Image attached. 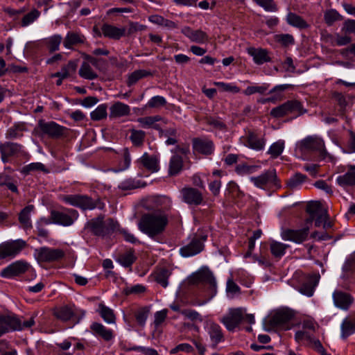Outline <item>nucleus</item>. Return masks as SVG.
Masks as SVG:
<instances>
[{"label":"nucleus","mask_w":355,"mask_h":355,"mask_svg":"<svg viewBox=\"0 0 355 355\" xmlns=\"http://www.w3.org/2000/svg\"><path fill=\"white\" fill-rule=\"evenodd\" d=\"M340 336L343 339H346L349 336L355 333V319L351 317L345 318L340 325Z\"/></svg>","instance_id":"e433bc0d"},{"label":"nucleus","mask_w":355,"mask_h":355,"mask_svg":"<svg viewBox=\"0 0 355 355\" xmlns=\"http://www.w3.org/2000/svg\"><path fill=\"white\" fill-rule=\"evenodd\" d=\"M189 285L205 284L209 286V297H213L217 293V284L213 272L207 266L201 267L192 273L187 279Z\"/></svg>","instance_id":"7ed1b4c3"},{"label":"nucleus","mask_w":355,"mask_h":355,"mask_svg":"<svg viewBox=\"0 0 355 355\" xmlns=\"http://www.w3.org/2000/svg\"><path fill=\"white\" fill-rule=\"evenodd\" d=\"M295 313L290 309H282L277 310L268 320L263 322L264 329L270 331L275 327H279L285 330L289 329V322L294 318Z\"/></svg>","instance_id":"423d86ee"},{"label":"nucleus","mask_w":355,"mask_h":355,"mask_svg":"<svg viewBox=\"0 0 355 355\" xmlns=\"http://www.w3.org/2000/svg\"><path fill=\"white\" fill-rule=\"evenodd\" d=\"M342 19L343 17L336 10H329L324 13V21L328 25Z\"/></svg>","instance_id":"680f3d73"},{"label":"nucleus","mask_w":355,"mask_h":355,"mask_svg":"<svg viewBox=\"0 0 355 355\" xmlns=\"http://www.w3.org/2000/svg\"><path fill=\"white\" fill-rule=\"evenodd\" d=\"M78 60H70L69 62L63 66L60 71H58L52 75L53 77H58L62 78H67L76 71L78 67Z\"/></svg>","instance_id":"72a5a7b5"},{"label":"nucleus","mask_w":355,"mask_h":355,"mask_svg":"<svg viewBox=\"0 0 355 355\" xmlns=\"http://www.w3.org/2000/svg\"><path fill=\"white\" fill-rule=\"evenodd\" d=\"M40 15V12L36 9L31 10L30 12L25 15L21 22L23 27H26L33 23Z\"/></svg>","instance_id":"4d7b16f0"},{"label":"nucleus","mask_w":355,"mask_h":355,"mask_svg":"<svg viewBox=\"0 0 355 355\" xmlns=\"http://www.w3.org/2000/svg\"><path fill=\"white\" fill-rule=\"evenodd\" d=\"M62 37L60 35H54L45 40L44 43L51 52L58 51L62 42Z\"/></svg>","instance_id":"8fccbe9b"},{"label":"nucleus","mask_w":355,"mask_h":355,"mask_svg":"<svg viewBox=\"0 0 355 355\" xmlns=\"http://www.w3.org/2000/svg\"><path fill=\"white\" fill-rule=\"evenodd\" d=\"M123 159L119 164V171H125L129 168L131 163V157L128 148H125L122 150Z\"/></svg>","instance_id":"052dcab7"},{"label":"nucleus","mask_w":355,"mask_h":355,"mask_svg":"<svg viewBox=\"0 0 355 355\" xmlns=\"http://www.w3.org/2000/svg\"><path fill=\"white\" fill-rule=\"evenodd\" d=\"M320 278L319 274L309 275L299 288V291L303 295L311 297L314 293L315 288L318 285Z\"/></svg>","instance_id":"b1692460"},{"label":"nucleus","mask_w":355,"mask_h":355,"mask_svg":"<svg viewBox=\"0 0 355 355\" xmlns=\"http://www.w3.org/2000/svg\"><path fill=\"white\" fill-rule=\"evenodd\" d=\"M102 34L110 39L118 40L125 35V29L124 28H118L113 25L105 24L101 27Z\"/></svg>","instance_id":"a878e982"},{"label":"nucleus","mask_w":355,"mask_h":355,"mask_svg":"<svg viewBox=\"0 0 355 355\" xmlns=\"http://www.w3.org/2000/svg\"><path fill=\"white\" fill-rule=\"evenodd\" d=\"M23 151L24 147L21 144L11 141L0 142L1 159L4 164L8 163L11 157L19 155Z\"/></svg>","instance_id":"ddd939ff"},{"label":"nucleus","mask_w":355,"mask_h":355,"mask_svg":"<svg viewBox=\"0 0 355 355\" xmlns=\"http://www.w3.org/2000/svg\"><path fill=\"white\" fill-rule=\"evenodd\" d=\"M288 248V245L275 241H272L270 244L271 254L276 258H281L283 257Z\"/></svg>","instance_id":"a18cd8bd"},{"label":"nucleus","mask_w":355,"mask_h":355,"mask_svg":"<svg viewBox=\"0 0 355 355\" xmlns=\"http://www.w3.org/2000/svg\"><path fill=\"white\" fill-rule=\"evenodd\" d=\"M130 113V107L120 101L114 103L110 108V118H119L128 116Z\"/></svg>","instance_id":"7c9ffc66"},{"label":"nucleus","mask_w":355,"mask_h":355,"mask_svg":"<svg viewBox=\"0 0 355 355\" xmlns=\"http://www.w3.org/2000/svg\"><path fill=\"white\" fill-rule=\"evenodd\" d=\"M30 264L23 260L17 261L3 268L0 276L5 278H12L25 273L29 268Z\"/></svg>","instance_id":"2eb2a0df"},{"label":"nucleus","mask_w":355,"mask_h":355,"mask_svg":"<svg viewBox=\"0 0 355 355\" xmlns=\"http://www.w3.org/2000/svg\"><path fill=\"white\" fill-rule=\"evenodd\" d=\"M244 319L243 311L241 308L230 309L227 314L220 319L230 331H233Z\"/></svg>","instance_id":"f8f14e48"},{"label":"nucleus","mask_w":355,"mask_h":355,"mask_svg":"<svg viewBox=\"0 0 355 355\" xmlns=\"http://www.w3.org/2000/svg\"><path fill=\"white\" fill-rule=\"evenodd\" d=\"M33 209V205H28L25 207L19 214V220L25 229L31 228L32 227L30 215Z\"/></svg>","instance_id":"79ce46f5"},{"label":"nucleus","mask_w":355,"mask_h":355,"mask_svg":"<svg viewBox=\"0 0 355 355\" xmlns=\"http://www.w3.org/2000/svg\"><path fill=\"white\" fill-rule=\"evenodd\" d=\"M168 223V214L166 210L157 209L144 214L138 223L139 230L153 239L162 234Z\"/></svg>","instance_id":"f257e3e1"},{"label":"nucleus","mask_w":355,"mask_h":355,"mask_svg":"<svg viewBox=\"0 0 355 355\" xmlns=\"http://www.w3.org/2000/svg\"><path fill=\"white\" fill-rule=\"evenodd\" d=\"M295 150L301 155L318 152L322 158H325L328 154L323 140L316 135L308 136L299 141L296 144Z\"/></svg>","instance_id":"39448f33"},{"label":"nucleus","mask_w":355,"mask_h":355,"mask_svg":"<svg viewBox=\"0 0 355 355\" xmlns=\"http://www.w3.org/2000/svg\"><path fill=\"white\" fill-rule=\"evenodd\" d=\"M250 181L258 188L265 189L270 184H277V174L275 169L268 170L257 177H251Z\"/></svg>","instance_id":"f3484780"},{"label":"nucleus","mask_w":355,"mask_h":355,"mask_svg":"<svg viewBox=\"0 0 355 355\" xmlns=\"http://www.w3.org/2000/svg\"><path fill=\"white\" fill-rule=\"evenodd\" d=\"M306 212L309 214V216L306 220V223H312L318 214V202H311L308 204L306 207Z\"/></svg>","instance_id":"0e129e2a"},{"label":"nucleus","mask_w":355,"mask_h":355,"mask_svg":"<svg viewBox=\"0 0 355 355\" xmlns=\"http://www.w3.org/2000/svg\"><path fill=\"white\" fill-rule=\"evenodd\" d=\"M133 250H130L119 255L116 261L124 267H130L136 261Z\"/></svg>","instance_id":"c03bdc74"},{"label":"nucleus","mask_w":355,"mask_h":355,"mask_svg":"<svg viewBox=\"0 0 355 355\" xmlns=\"http://www.w3.org/2000/svg\"><path fill=\"white\" fill-rule=\"evenodd\" d=\"M103 218V216H99L91 219L85 225V229L89 230L92 234L98 236H104L109 234L110 229L105 225Z\"/></svg>","instance_id":"412c9836"},{"label":"nucleus","mask_w":355,"mask_h":355,"mask_svg":"<svg viewBox=\"0 0 355 355\" xmlns=\"http://www.w3.org/2000/svg\"><path fill=\"white\" fill-rule=\"evenodd\" d=\"M334 305L342 310L347 311L354 303V299L346 292L336 290L332 294Z\"/></svg>","instance_id":"4be33fe9"},{"label":"nucleus","mask_w":355,"mask_h":355,"mask_svg":"<svg viewBox=\"0 0 355 355\" xmlns=\"http://www.w3.org/2000/svg\"><path fill=\"white\" fill-rule=\"evenodd\" d=\"M90 329L95 336L102 338L105 341H110L114 337L113 331L101 323L94 322L91 324Z\"/></svg>","instance_id":"c85d7f7f"},{"label":"nucleus","mask_w":355,"mask_h":355,"mask_svg":"<svg viewBox=\"0 0 355 355\" xmlns=\"http://www.w3.org/2000/svg\"><path fill=\"white\" fill-rule=\"evenodd\" d=\"M38 128L42 135H47L51 139H59L66 135L67 128L60 125L55 121H45L40 120Z\"/></svg>","instance_id":"9d476101"},{"label":"nucleus","mask_w":355,"mask_h":355,"mask_svg":"<svg viewBox=\"0 0 355 355\" xmlns=\"http://www.w3.org/2000/svg\"><path fill=\"white\" fill-rule=\"evenodd\" d=\"M167 102L164 97L155 96L152 97L145 105L146 108H160L166 105Z\"/></svg>","instance_id":"864d4df0"},{"label":"nucleus","mask_w":355,"mask_h":355,"mask_svg":"<svg viewBox=\"0 0 355 355\" xmlns=\"http://www.w3.org/2000/svg\"><path fill=\"white\" fill-rule=\"evenodd\" d=\"M206 123L211 125L213 128L221 131L226 130V125L218 118L209 116L206 119Z\"/></svg>","instance_id":"e2e57ef3"},{"label":"nucleus","mask_w":355,"mask_h":355,"mask_svg":"<svg viewBox=\"0 0 355 355\" xmlns=\"http://www.w3.org/2000/svg\"><path fill=\"white\" fill-rule=\"evenodd\" d=\"M182 200L189 205L198 206L202 203V193L196 188L185 187L181 191Z\"/></svg>","instance_id":"aec40b11"},{"label":"nucleus","mask_w":355,"mask_h":355,"mask_svg":"<svg viewBox=\"0 0 355 355\" xmlns=\"http://www.w3.org/2000/svg\"><path fill=\"white\" fill-rule=\"evenodd\" d=\"M302 105L297 100L288 101L286 103L274 107L271 110L270 114L275 118H281L288 114L297 112L302 114Z\"/></svg>","instance_id":"9b49d317"},{"label":"nucleus","mask_w":355,"mask_h":355,"mask_svg":"<svg viewBox=\"0 0 355 355\" xmlns=\"http://www.w3.org/2000/svg\"><path fill=\"white\" fill-rule=\"evenodd\" d=\"M78 73L81 78L89 80H94L98 77V74L93 70L87 61L82 63Z\"/></svg>","instance_id":"37998d69"},{"label":"nucleus","mask_w":355,"mask_h":355,"mask_svg":"<svg viewBox=\"0 0 355 355\" xmlns=\"http://www.w3.org/2000/svg\"><path fill=\"white\" fill-rule=\"evenodd\" d=\"M79 214L77 210L73 209L65 208L64 211L52 210L51 211L50 220H45V223H51L62 225L70 226L78 219Z\"/></svg>","instance_id":"6e6552de"},{"label":"nucleus","mask_w":355,"mask_h":355,"mask_svg":"<svg viewBox=\"0 0 355 355\" xmlns=\"http://www.w3.org/2000/svg\"><path fill=\"white\" fill-rule=\"evenodd\" d=\"M152 76V73L149 71H146L144 69H139L133 71L130 76H128V85L130 86L134 84H135L139 80Z\"/></svg>","instance_id":"de8ad7c7"},{"label":"nucleus","mask_w":355,"mask_h":355,"mask_svg":"<svg viewBox=\"0 0 355 355\" xmlns=\"http://www.w3.org/2000/svg\"><path fill=\"white\" fill-rule=\"evenodd\" d=\"M275 37L276 42L284 46L292 45L295 42L293 36L290 34H279L276 35Z\"/></svg>","instance_id":"69168bd1"},{"label":"nucleus","mask_w":355,"mask_h":355,"mask_svg":"<svg viewBox=\"0 0 355 355\" xmlns=\"http://www.w3.org/2000/svg\"><path fill=\"white\" fill-rule=\"evenodd\" d=\"M192 145L194 151L205 155H211L214 150L213 141L207 138H193Z\"/></svg>","instance_id":"5701e85b"},{"label":"nucleus","mask_w":355,"mask_h":355,"mask_svg":"<svg viewBox=\"0 0 355 355\" xmlns=\"http://www.w3.org/2000/svg\"><path fill=\"white\" fill-rule=\"evenodd\" d=\"M182 33L194 42L204 43L208 40V35L201 30L194 31L190 27L186 26L182 28Z\"/></svg>","instance_id":"cd10ccee"},{"label":"nucleus","mask_w":355,"mask_h":355,"mask_svg":"<svg viewBox=\"0 0 355 355\" xmlns=\"http://www.w3.org/2000/svg\"><path fill=\"white\" fill-rule=\"evenodd\" d=\"M309 345L321 355H330L325 350L321 342L315 338H313L309 343Z\"/></svg>","instance_id":"774afa93"},{"label":"nucleus","mask_w":355,"mask_h":355,"mask_svg":"<svg viewBox=\"0 0 355 355\" xmlns=\"http://www.w3.org/2000/svg\"><path fill=\"white\" fill-rule=\"evenodd\" d=\"M146 133L143 130L132 129L130 139L135 146H141L144 144Z\"/></svg>","instance_id":"09e8293b"},{"label":"nucleus","mask_w":355,"mask_h":355,"mask_svg":"<svg viewBox=\"0 0 355 355\" xmlns=\"http://www.w3.org/2000/svg\"><path fill=\"white\" fill-rule=\"evenodd\" d=\"M161 121L164 123H167V120L159 115L141 117L137 119V121L139 123L142 128H152L155 130H157V131L159 130L160 125L156 123Z\"/></svg>","instance_id":"c756f323"},{"label":"nucleus","mask_w":355,"mask_h":355,"mask_svg":"<svg viewBox=\"0 0 355 355\" xmlns=\"http://www.w3.org/2000/svg\"><path fill=\"white\" fill-rule=\"evenodd\" d=\"M257 5L268 12H275L277 6L273 0H254Z\"/></svg>","instance_id":"338daca9"},{"label":"nucleus","mask_w":355,"mask_h":355,"mask_svg":"<svg viewBox=\"0 0 355 355\" xmlns=\"http://www.w3.org/2000/svg\"><path fill=\"white\" fill-rule=\"evenodd\" d=\"M309 234V227L308 226L300 230L288 229L282 232V238L285 241L301 243L307 239Z\"/></svg>","instance_id":"a211bd4d"},{"label":"nucleus","mask_w":355,"mask_h":355,"mask_svg":"<svg viewBox=\"0 0 355 355\" xmlns=\"http://www.w3.org/2000/svg\"><path fill=\"white\" fill-rule=\"evenodd\" d=\"M37 259L42 262H52L62 259L64 252L61 249H54L47 247H42L35 250Z\"/></svg>","instance_id":"4468645a"},{"label":"nucleus","mask_w":355,"mask_h":355,"mask_svg":"<svg viewBox=\"0 0 355 355\" xmlns=\"http://www.w3.org/2000/svg\"><path fill=\"white\" fill-rule=\"evenodd\" d=\"M246 145L255 150H261L266 145V139L259 136L255 132L248 130L246 134Z\"/></svg>","instance_id":"393cba45"},{"label":"nucleus","mask_w":355,"mask_h":355,"mask_svg":"<svg viewBox=\"0 0 355 355\" xmlns=\"http://www.w3.org/2000/svg\"><path fill=\"white\" fill-rule=\"evenodd\" d=\"M269 85L263 83L261 85L249 86L244 91L243 94L250 96L256 93L263 94L268 90Z\"/></svg>","instance_id":"6e6d98bb"},{"label":"nucleus","mask_w":355,"mask_h":355,"mask_svg":"<svg viewBox=\"0 0 355 355\" xmlns=\"http://www.w3.org/2000/svg\"><path fill=\"white\" fill-rule=\"evenodd\" d=\"M248 52L249 55L253 58L254 62L257 64H262L270 61L268 51L266 49L250 48Z\"/></svg>","instance_id":"f704fd0d"},{"label":"nucleus","mask_w":355,"mask_h":355,"mask_svg":"<svg viewBox=\"0 0 355 355\" xmlns=\"http://www.w3.org/2000/svg\"><path fill=\"white\" fill-rule=\"evenodd\" d=\"M306 179L305 175L297 173L288 180L287 185L291 189H295L301 185Z\"/></svg>","instance_id":"5fc2aeb1"},{"label":"nucleus","mask_w":355,"mask_h":355,"mask_svg":"<svg viewBox=\"0 0 355 355\" xmlns=\"http://www.w3.org/2000/svg\"><path fill=\"white\" fill-rule=\"evenodd\" d=\"M86 40L85 37L80 33L69 32L63 42L64 46L67 49H71L73 46L83 44Z\"/></svg>","instance_id":"c9c22d12"},{"label":"nucleus","mask_w":355,"mask_h":355,"mask_svg":"<svg viewBox=\"0 0 355 355\" xmlns=\"http://www.w3.org/2000/svg\"><path fill=\"white\" fill-rule=\"evenodd\" d=\"M107 105L101 104L91 113V118L94 121H100L107 116Z\"/></svg>","instance_id":"13d9d810"},{"label":"nucleus","mask_w":355,"mask_h":355,"mask_svg":"<svg viewBox=\"0 0 355 355\" xmlns=\"http://www.w3.org/2000/svg\"><path fill=\"white\" fill-rule=\"evenodd\" d=\"M159 159L156 155H150L144 153L142 156L135 161V164L139 168H144L146 170L155 173L159 170Z\"/></svg>","instance_id":"6ab92c4d"},{"label":"nucleus","mask_w":355,"mask_h":355,"mask_svg":"<svg viewBox=\"0 0 355 355\" xmlns=\"http://www.w3.org/2000/svg\"><path fill=\"white\" fill-rule=\"evenodd\" d=\"M171 272L167 268H159L155 272V280L162 287L166 288L168 283V279L171 276Z\"/></svg>","instance_id":"49530a36"},{"label":"nucleus","mask_w":355,"mask_h":355,"mask_svg":"<svg viewBox=\"0 0 355 355\" xmlns=\"http://www.w3.org/2000/svg\"><path fill=\"white\" fill-rule=\"evenodd\" d=\"M205 329L210 339V347L216 349L218 343L224 340V335L219 324L214 322H207Z\"/></svg>","instance_id":"dca6fc26"},{"label":"nucleus","mask_w":355,"mask_h":355,"mask_svg":"<svg viewBox=\"0 0 355 355\" xmlns=\"http://www.w3.org/2000/svg\"><path fill=\"white\" fill-rule=\"evenodd\" d=\"M60 199L66 204L78 207L82 210H92L96 208L101 209L103 208V203L99 199L94 200L85 195H62L60 196Z\"/></svg>","instance_id":"20e7f679"},{"label":"nucleus","mask_w":355,"mask_h":355,"mask_svg":"<svg viewBox=\"0 0 355 355\" xmlns=\"http://www.w3.org/2000/svg\"><path fill=\"white\" fill-rule=\"evenodd\" d=\"M207 239V234L198 230L196 233L189 237V242L180 249V254L184 257H189L196 255L204 249V243Z\"/></svg>","instance_id":"0eeeda50"},{"label":"nucleus","mask_w":355,"mask_h":355,"mask_svg":"<svg viewBox=\"0 0 355 355\" xmlns=\"http://www.w3.org/2000/svg\"><path fill=\"white\" fill-rule=\"evenodd\" d=\"M40 171L44 173H48L49 171L46 166L40 162L31 163L23 168V172L24 173H29L31 171Z\"/></svg>","instance_id":"bf43d9fd"},{"label":"nucleus","mask_w":355,"mask_h":355,"mask_svg":"<svg viewBox=\"0 0 355 355\" xmlns=\"http://www.w3.org/2000/svg\"><path fill=\"white\" fill-rule=\"evenodd\" d=\"M27 243L23 239L9 240L0 244V259L15 257L26 247Z\"/></svg>","instance_id":"1a4fd4ad"},{"label":"nucleus","mask_w":355,"mask_h":355,"mask_svg":"<svg viewBox=\"0 0 355 355\" xmlns=\"http://www.w3.org/2000/svg\"><path fill=\"white\" fill-rule=\"evenodd\" d=\"M348 171L342 175H339L337 183L343 187L355 185V165H349Z\"/></svg>","instance_id":"2f4dec72"},{"label":"nucleus","mask_w":355,"mask_h":355,"mask_svg":"<svg viewBox=\"0 0 355 355\" xmlns=\"http://www.w3.org/2000/svg\"><path fill=\"white\" fill-rule=\"evenodd\" d=\"M97 312L105 322L108 324L116 323V316L114 311L104 304L100 303L98 304Z\"/></svg>","instance_id":"4c0bfd02"},{"label":"nucleus","mask_w":355,"mask_h":355,"mask_svg":"<svg viewBox=\"0 0 355 355\" xmlns=\"http://www.w3.org/2000/svg\"><path fill=\"white\" fill-rule=\"evenodd\" d=\"M286 21L289 25L300 29H305L309 27V24L302 17L291 12L288 13Z\"/></svg>","instance_id":"58836bf2"},{"label":"nucleus","mask_w":355,"mask_h":355,"mask_svg":"<svg viewBox=\"0 0 355 355\" xmlns=\"http://www.w3.org/2000/svg\"><path fill=\"white\" fill-rule=\"evenodd\" d=\"M35 316L21 321L15 315H0V336L13 331H22L31 328L35 324Z\"/></svg>","instance_id":"f03ea898"},{"label":"nucleus","mask_w":355,"mask_h":355,"mask_svg":"<svg viewBox=\"0 0 355 355\" xmlns=\"http://www.w3.org/2000/svg\"><path fill=\"white\" fill-rule=\"evenodd\" d=\"M284 149V141L282 140H279L275 143H273L269 148L268 150V153L270 155V157L273 159L279 157L283 152Z\"/></svg>","instance_id":"603ef678"},{"label":"nucleus","mask_w":355,"mask_h":355,"mask_svg":"<svg viewBox=\"0 0 355 355\" xmlns=\"http://www.w3.org/2000/svg\"><path fill=\"white\" fill-rule=\"evenodd\" d=\"M150 313V309L147 306L139 308L135 313L137 322L141 327H144Z\"/></svg>","instance_id":"3c124183"},{"label":"nucleus","mask_w":355,"mask_h":355,"mask_svg":"<svg viewBox=\"0 0 355 355\" xmlns=\"http://www.w3.org/2000/svg\"><path fill=\"white\" fill-rule=\"evenodd\" d=\"M6 187L12 193H19L17 180L14 178L6 175L0 174V187Z\"/></svg>","instance_id":"ea45409f"},{"label":"nucleus","mask_w":355,"mask_h":355,"mask_svg":"<svg viewBox=\"0 0 355 355\" xmlns=\"http://www.w3.org/2000/svg\"><path fill=\"white\" fill-rule=\"evenodd\" d=\"M26 130V124L24 122H17L10 127L6 132L5 137L7 139H17L21 138L24 132Z\"/></svg>","instance_id":"473e14b6"},{"label":"nucleus","mask_w":355,"mask_h":355,"mask_svg":"<svg viewBox=\"0 0 355 355\" xmlns=\"http://www.w3.org/2000/svg\"><path fill=\"white\" fill-rule=\"evenodd\" d=\"M53 315L62 322L69 321L76 315L75 306L69 305L60 306L54 309Z\"/></svg>","instance_id":"bb28decb"},{"label":"nucleus","mask_w":355,"mask_h":355,"mask_svg":"<svg viewBox=\"0 0 355 355\" xmlns=\"http://www.w3.org/2000/svg\"><path fill=\"white\" fill-rule=\"evenodd\" d=\"M183 159L180 155H174L169 162L168 174L171 176L178 175L182 169Z\"/></svg>","instance_id":"a19ab883"}]
</instances>
